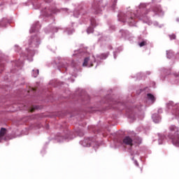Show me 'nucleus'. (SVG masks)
Instances as JSON below:
<instances>
[{"label":"nucleus","instance_id":"obj_8","mask_svg":"<svg viewBox=\"0 0 179 179\" xmlns=\"http://www.w3.org/2000/svg\"><path fill=\"white\" fill-rule=\"evenodd\" d=\"M5 134H6V129L1 128L0 131V138H3V136H5Z\"/></svg>","mask_w":179,"mask_h":179},{"label":"nucleus","instance_id":"obj_2","mask_svg":"<svg viewBox=\"0 0 179 179\" xmlns=\"http://www.w3.org/2000/svg\"><path fill=\"white\" fill-rule=\"evenodd\" d=\"M135 13L128 12L126 15H124L123 17H120V20L121 22L129 23V24L132 25L131 23H134L135 21Z\"/></svg>","mask_w":179,"mask_h":179},{"label":"nucleus","instance_id":"obj_17","mask_svg":"<svg viewBox=\"0 0 179 179\" xmlns=\"http://www.w3.org/2000/svg\"><path fill=\"white\" fill-rule=\"evenodd\" d=\"M34 111V108H32L31 109V113H33Z\"/></svg>","mask_w":179,"mask_h":179},{"label":"nucleus","instance_id":"obj_1","mask_svg":"<svg viewBox=\"0 0 179 179\" xmlns=\"http://www.w3.org/2000/svg\"><path fill=\"white\" fill-rule=\"evenodd\" d=\"M169 134L168 138L172 141L173 145L179 147V129L176 125L169 127Z\"/></svg>","mask_w":179,"mask_h":179},{"label":"nucleus","instance_id":"obj_6","mask_svg":"<svg viewBox=\"0 0 179 179\" xmlns=\"http://www.w3.org/2000/svg\"><path fill=\"white\" fill-rule=\"evenodd\" d=\"M148 99H149V100H151V101H152V103H155V101H156V98H155V96H153V94H148Z\"/></svg>","mask_w":179,"mask_h":179},{"label":"nucleus","instance_id":"obj_5","mask_svg":"<svg viewBox=\"0 0 179 179\" xmlns=\"http://www.w3.org/2000/svg\"><path fill=\"white\" fill-rule=\"evenodd\" d=\"M61 68H64L65 71L68 70V64L66 63H62L59 66V69L61 71Z\"/></svg>","mask_w":179,"mask_h":179},{"label":"nucleus","instance_id":"obj_20","mask_svg":"<svg viewBox=\"0 0 179 179\" xmlns=\"http://www.w3.org/2000/svg\"><path fill=\"white\" fill-rule=\"evenodd\" d=\"M115 3H117V0H115Z\"/></svg>","mask_w":179,"mask_h":179},{"label":"nucleus","instance_id":"obj_14","mask_svg":"<svg viewBox=\"0 0 179 179\" xmlns=\"http://www.w3.org/2000/svg\"><path fill=\"white\" fill-rule=\"evenodd\" d=\"M38 70H36V73H34L33 76L34 78H37L38 75Z\"/></svg>","mask_w":179,"mask_h":179},{"label":"nucleus","instance_id":"obj_3","mask_svg":"<svg viewBox=\"0 0 179 179\" xmlns=\"http://www.w3.org/2000/svg\"><path fill=\"white\" fill-rule=\"evenodd\" d=\"M166 107L170 110L173 108L172 114L176 117H179V108L177 105H174V102L169 101L166 103Z\"/></svg>","mask_w":179,"mask_h":179},{"label":"nucleus","instance_id":"obj_21","mask_svg":"<svg viewBox=\"0 0 179 179\" xmlns=\"http://www.w3.org/2000/svg\"><path fill=\"white\" fill-rule=\"evenodd\" d=\"M73 66H75V65H73Z\"/></svg>","mask_w":179,"mask_h":179},{"label":"nucleus","instance_id":"obj_11","mask_svg":"<svg viewBox=\"0 0 179 179\" xmlns=\"http://www.w3.org/2000/svg\"><path fill=\"white\" fill-rule=\"evenodd\" d=\"M86 142H87V140H84L83 141V143H82L83 146H90V143H87L86 145H85V143H86Z\"/></svg>","mask_w":179,"mask_h":179},{"label":"nucleus","instance_id":"obj_4","mask_svg":"<svg viewBox=\"0 0 179 179\" xmlns=\"http://www.w3.org/2000/svg\"><path fill=\"white\" fill-rule=\"evenodd\" d=\"M134 141L132 138L129 136H126L123 138L122 144L123 145H127L129 146H134L133 143Z\"/></svg>","mask_w":179,"mask_h":179},{"label":"nucleus","instance_id":"obj_13","mask_svg":"<svg viewBox=\"0 0 179 179\" xmlns=\"http://www.w3.org/2000/svg\"><path fill=\"white\" fill-rule=\"evenodd\" d=\"M171 40H176V35L175 34H172L169 36Z\"/></svg>","mask_w":179,"mask_h":179},{"label":"nucleus","instance_id":"obj_16","mask_svg":"<svg viewBox=\"0 0 179 179\" xmlns=\"http://www.w3.org/2000/svg\"><path fill=\"white\" fill-rule=\"evenodd\" d=\"M158 113H159V114H162V113H163V109L159 108V109L158 110Z\"/></svg>","mask_w":179,"mask_h":179},{"label":"nucleus","instance_id":"obj_12","mask_svg":"<svg viewBox=\"0 0 179 179\" xmlns=\"http://www.w3.org/2000/svg\"><path fill=\"white\" fill-rule=\"evenodd\" d=\"M88 34H90V33H93V29L92 28H88L87 30Z\"/></svg>","mask_w":179,"mask_h":179},{"label":"nucleus","instance_id":"obj_15","mask_svg":"<svg viewBox=\"0 0 179 179\" xmlns=\"http://www.w3.org/2000/svg\"><path fill=\"white\" fill-rule=\"evenodd\" d=\"M154 12H155V13H159V12H160V10L159 8H155Z\"/></svg>","mask_w":179,"mask_h":179},{"label":"nucleus","instance_id":"obj_9","mask_svg":"<svg viewBox=\"0 0 179 179\" xmlns=\"http://www.w3.org/2000/svg\"><path fill=\"white\" fill-rule=\"evenodd\" d=\"M138 45L139 47H145V45H148V43L145 41H143Z\"/></svg>","mask_w":179,"mask_h":179},{"label":"nucleus","instance_id":"obj_19","mask_svg":"<svg viewBox=\"0 0 179 179\" xmlns=\"http://www.w3.org/2000/svg\"><path fill=\"white\" fill-rule=\"evenodd\" d=\"M32 90L34 92L36 90V88H32Z\"/></svg>","mask_w":179,"mask_h":179},{"label":"nucleus","instance_id":"obj_7","mask_svg":"<svg viewBox=\"0 0 179 179\" xmlns=\"http://www.w3.org/2000/svg\"><path fill=\"white\" fill-rule=\"evenodd\" d=\"M90 61V57H86L85 59H84V62L83 64V66H87L89 65V62Z\"/></svg>","mask_w":179,"mask_h":179},{"label":"nucleus","instance_id":"obj_10","mask_svg":"<svg viewBox=\"0 0 179 179\" xmlns=\"http://www.w3.org/2000/svg\"><path fill=\"white\" fill-rule=\"evenodd\" d=\"M108 52H107V53H102L101 55V58H103V59H106V58H107L108 57Z\"/></svg>","mask_w":179,"mask_h":179},{"label":"nucleus","instance_id":"obj_18","mask_svg":"<svg viewBox=\"0 0 179 179\" xmlns=\"http://www.w3.org/2000/svg\"><path fill=\"white\" fill-rule=\"evenodd\" d=\"M89 66H93V64L92 63H90Z\"/></svg>","mask_w":179,"mask_h":179}]
</instances>
